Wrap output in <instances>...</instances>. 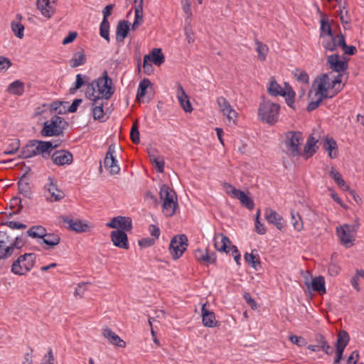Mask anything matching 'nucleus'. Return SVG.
<instances>
[{"instance_id":"obj_54","label":"nucleus","mask_w":364,"mask_h":364,"mask_svg":"<svg viewBox=\"0 0 364 364\" xmlns=\"http://www.w3.org/2000/svg\"><path fill=\"white\" fill-rule=\"evenodd\" d=\"M130 137L134 144H139L140 141L139 139V132L138 129V124L137 121L134 122L131 132H130Z\"/></svg>"},{"instance_id":"obj_45","label":"nucleus","mask_w":364,"mask_h":364,"mask_svg":"<svg viewBox=\"0 0 364 364\" xmlns=\"http://www.w3.org/2000/svg\"><path fill=\"white\" fill-rule=\"evenodd\" d=\"M348 333L345 331H341L338 334L336 348L345 349L349 342Z\"/></svg>"},{"instance_id":"obj_13","label":"nucleus","mask_w":364,"mask_h":364,"mask_svg":"<svg viewBox=\"0 0 364 364\" xmlns=\"http://www.w3.org/2000/svg\"><path fill=\"white\" fill-rule=\"evenodd\" d=\"M115 153V146L110 145L107 151L105 160L104 166L105 168L111 173L117 174L119 172L120 168L118 165V162L114 156Z\"/></svg>"},{"instance_id":"obj_56","label":"nucleus","mask_w":364,"mask_h":364,"mask_svg":"<svg viewBox=\"0 0 364 364\" xmlns=\"http://www.w3.org/2000/svg\"><path fill=\"white\" fill-rule=\"evenodd\" d=\"M329 174L339 187H343L345 185V181L341 175L333 167L331 168Z\"/></svg>"},{"instance_id":"obj_9","label":"nucleus","mask_w":364,"mask_h":364,"mask_svg":"<svg viewBox=\"0 0 364 364\" xmlns=\"http://www.w3.org/2000/svg\"><path fill=\"white\" fill-rule=\"evenodd\" d=\"M303 140L301 132H289L286 134L284 145L286 153L290 156H298L301 154L300 145Z\"/></svg>"},{"instance_id":"obj_33","label":"nucleus","mask_w":364,"mask_h":364,"mask_svg":"<svg viewBox=\"0 0 364 364\" xmlns=\"http://www.w3.org/2000/svg\"><path fill=\"white\" fill-rule=\"evenodd\" d=\"M46 232V229L44 227L41 225H34L27 231V236L33 238H41L43 240Z\"/></svg>"},{"instance_id":"obj_57","label":"nucleus","mask_w":364,"mask_h":364,"mask_svg":"<svg viewBox=\"0 0 364 364\" xmlns=\"http://www.w3.org/2000/svg\"><path fill=\"white\" fill-rule=\"evenodd\" d=\"M181 6L186 14V20L190 19L192 16L191 4L189 0H182Z\"/></svg>"},{"instance_id":"obj_48","label":"nucleus","mask_w":364,"mask_h":364,"mask_svg":"<svg viewBox=\"0 0 364 364\" xmlns=\"http://www.w3.org/2000/svg\"><path fill=\"white\" fill-rule=\"evenodd\" d=\"M109 23L108 19H102L100 26V34L101 37L109 42Z\"/></svg>"},{"instance_id":"obj_15","label":"nucleus","mask_w":364,"mask_h":364,"mask_svg":"<svg viewBox=\"0 0 364 364\" xmlns=\"http://www.w3.org/2000/svg\"><path fill=\"white\" fill-rule=\"evenodd\" d=\"M106 225L113 229H122V231H129L132 228V220L129 218L117 216L106 224Z\"/></svg>"},{"instance_id":"obj_32","label":"nucleus","mask_w":364,"mask_h":364,"mask_svg":"<svg viewBox=\"0 0 364 364\" xmlns=\"http://www.w3.org/2000/svg\"><path fill=\"white\" fill-rule=\"evenodd\" d=\"M145 56H149V60L156 65H161L164 63V55L161 48H154Z\"/></svg>"},{"instance_id":"obj_55","label":"nucleus","mask_w":364,"mask_h":364,"mask_svg":"<svg viewBox=\"0 0 364 364\" xmlns=\"http://www.w3.org/2000/svg\"><path fill=\"white\" fill-rule=\"evenodd\" d=\"M260 210H257L255 218V231L259 235H264L266 232L264 225L259 220Z\"/></svg>"},{"instance_id":"obj_5","label":"nucleus","mask_w":364,"mask_h":364,"mask_svg":"<svg viewBox=\"0 0 364 364\" xmlns=\"http://www.w3.org/2000/svg\"><path fill=\"white\" fill-rule=\"evenodd\" d=\"M159 198L162 202V212L166 217L173 216L178 208L177 196L168 185L160 188Z\"/></svg>"},{"instance_id":"obj_25","label":"nucleus","mask_w":364,"mask_h":364,"mask_svg":"<svg viewBox=\"0 0 364 364\" xmlns=\"http://www.w3.org/2000/svg\"><path fill=\"white\" fill-rule=\"evenodd\" d=\"M322 39L321 45L326 50L334 51L338 47L340 40V33L337 36H326V37L320 38Z\"/></svg>"},{"instance_id":"obj_2","label":"nucleus","mask_w":364,"mask_h":364,"mask_svg":"<svg viewBox=\"0 0 364 364\" xmlns=\"http://www.w3.org/2000/svg\"><path fill=\"white\" fill-rule=\"evenodd\" d=\"M114 92L112 80L108 77L107 72L105 70L101 77L87 85L85 96L91 101L107 100L111 98Z\"/></svg>"},{"instance_id":"obj_34","label":"nucleus","mask_w":364,"mask_h":364,"mask_svg":"<svg viewBox=\"0 0 364 364\" xmlns=\"http://www.w3.org/2000/svg\"><path fill=\"white\" fill-rule=\"evenodd\" d=\"M143 0H140L138 5L135 6V18L132 23V29L135 30L143 23Z\"/></svg>"},{"instance_id":"obj_42","label":"nucleus","mask_w":364,"mask_h":364,"mask_svg":"<svg viewBox=\"0 0 364 364\" xmlns=\"http://www.w3.org/2000/svg\"><path fill=\"white\" fill-rule=\"evenodd\" d=\"M338 44L340 45V48H342L344 54L354 55L357 51L355 46L346 45L345 36L341 33H340V40Z\"/></svg>"},{"instance_id":"obj_21","label":"nucleus","mask_w":364,"mask_h":364,"mask_svg":"<svg viewBox=\"0 0 364 364\" xmlns=\"http://www.w3.org/2000/svg\"><path fill=\"white\" fill-rule=\"evenodd\" d=\"M264 216L269 223L274 225L279 230L283 229V219L275 210L269 208L266 209Z\"/></svg>"},{"instance_id":"obj_14","label":"nucleus","mask_w":364,"mask_h":364,"mask_svg":"<svg viewBox=\"0 0 364 364\" xmlns=\"http://www.w3.org/2000/svg\"><path fill=\"white\" fill-rule=\"evenodd\" d=\"M217 104L223 115L226 116L229 122L235 123L237 119V112L232 109L229 102L223 97H219L217 99Z\"/></svg>"},{"instance_id":"obj_44","label":"nucleus","mask_w":364,"mask_h":364,"mask_svg":"<svg viewBox=\"0 0 364 364\" xmlns=\"http://www.w3.org/2000/svg\"><path fill=\"white\" fill-rule=\"evenodd\" d=\"M311 287L314 291L326 293L325 280L323 277H317L312 279Z\"/></svg>"},{"instance_id":"obj_46","label":"nucleus","mask_w":364,"mask_h":364,"mask_svg":"<svg viewBox=\"0 0 364 364\" xmlns=\"http://www.w3.org/2000/svg\"><path fill=\"white\" fill-rule=\"evenodd\" d=\"M150 85H151V83L149 79L144 78L140 82L136 93L137 100H141V99L145 96L146 93V89Z\"/></svg>"},{"instance_id":"obj_27","label":"nucleus","mask_w":364,"mask_h":364,"mask_svg":"<svg viewBox=\"0 0 364 364\" xmlns=\"http://www.w3.org/2000/svg\"><path fill=\"white\" fill-rule=\"evenodd\" d=\"M104 101L96 100V101H92V115L95 119H98L100 121L105 120V114L104 112Z\"/></svg>"},{"instance_id":"obj_60","label":"nucleus","mask_w":364,"mask_h":364,"mask_svg":"<svg viewBox=\"0 0 364 364\" xmlns=\"http://www.w3.org/2000/svg\"><path fill=\"white\" fill-rule=\"evenodd\" d=\"M4 225L12 230L26 228V225L25 224L14 220L7 221Z\"/></svg>"},{"instance_id":"obj_19","label":"nucleus","mask_w":364,"mask_h":364,"mask_svg":"<svg viewBox=\"0 0 364 364\" xmlns=\"http://www.w3.org/2000/svg\"><path fill=\"white\" fill-rule=\"evenodd\" d=\"M110 237L114 246L124 250L129 249L128 237L125 232L114 230L111 232Z\"/></svg>"},{"instance_id":"obj_62","label":"nucleus","mask_w":364,"mask_h":364,"mask_svg":"<svg viewBox=\"0 0 364 364\" xmlns=\"http://www.w3.org/2000/svg\"><path fill=\"white\" fill-rule=\"evenodd\" d=\"M11 65V62L7 58L0 56V72L7 70Z\"/></svg>"},{"instance_id":"obj_41","label":"nucleus","mask_w":364,"mask_h":364,"mask_svg":"<svg viewBox=\"0 0 364 364\" xmlns=\"http://www.w3.org/2000/svg\"><path fill=\"white\" fill-rule=\"evenodd\" d=\"M346 1L341 3V7H339V16L342 24L345 29L350 26V17L348 16V11L346 9Z\"/></svg>"},{"instance_id":"obj_58","label":"nucleus","mask_w":364,"mask_h":364,"mask_svg":"<svg viewBox=\"0 0 364 364\" xmlns=\"http://www.w3.org/2000/svg\"><path fill=\"white\" fill-rule=\"evenodd\" d=\"M294 77L296 80L301 82L307 84L309 82V75L304 70H296L294 73Z\"/></svg>"},{"instance_id":"obj_7","label":"nucleus","mask_w":364,"mask_h":364,"mask_svg":"<svg viewBox=\"0 0 364 364\" xmlns=\"http://www.w3.org/2000/svg\"><path fill=\"white\" fill-rule=\"evenodd\" d=\"M36 256L33 253H26L19 256L12 264L11 271L19 276L26 275L33 267Z\"/></svg>"},{"instance_id":"obj_40","label":"nucleus","mask_w":364,"mask_h":364,"mask_svg":"<svg viewBox=\"0 0 364 364\" xmlns=\"http://www.w3.org/2000/svg\"><path fill=\"white\" fill-rule=\"evenodd\" d=\"M256 45V51L257 53L258 58L264 61L269 52V48L267 45L261 43L257 39L255 41Z\"/></svg>"},{"instance_id":"obj_35","label":"nucleus","mask_w":364,"mask_h":364,"mask_svg":"<svg viewBox=\"0 0 364 364\" xmlns=\"http://www.w3.org/2000/svg\"><path fill=\"white\" fill-rule=\"evenodd\" d=\"M86 62V56L84 52L79 51L76 52L73 54V58L70 60V65L72 68H76L80 65H82Z\"/></svg>"},{"instance_id":"obj_49","label":"nucleus","mask_w":364,"mask_h":364,"mask_svg":"<svg viewBox=\"0 0 364 364\" xmlns=\"http://www.w3.org/2000/svg\"><path fill=\"white\" fill-rule=\"evenodd\" d=\"M11 30L14 35L21 39L24 36V26L21 22L13 21L11 23Z\"/></svg>"},{"instance_id":"obj_53","label":"nucleus","mask_w":364,"mask_h":364,"mask_svg":"<svg viewBox=\"0 0 364 364\" xmlns=\"http://www.w3.org/2000/svg\"><path fill=\"white\" fill-rule=\"evenodd\" d=\"M245 261L250 264L254 269H257V267L260 266V260L259 257H257L252 252H246L244 255Z\"/></svg>"},{"instance_id":"obj_12","label":"nucleus","mask_w":364,"mask_h":364,"mask_svg":"<svg viewBox=\"0 0 364 364\" xmlns=\"http://www.w3.org/2000/svg\"><path fill=\"white\" fill-rule=\"evenodd\" d=\"M327 64L329 68L338 75H341L348 69V60L343 55L333 54L327 57Z\"/></svg>"},{"instance_id":"obj_28","label":"nucleus","mask_w":364,"mask_h":364,"mask_svg":"<svg viewBox=\"0 0 364 364\" xmlns=\"http://www.w3.org/2000/svg\"><path fill=\"white\" fill-rule=\"evenodd\" d=\"M129 31V23L127 21H120L116 29V40L122 42L127 36Z\"/></svg>"},{"instance_id":"obj_8","label":"nucleus","mask_w":364,"mask_h":364,"mask_svg":"<svg viewBox=\"0 0 364 364\" xmlns=\"http://www.w3.org/2000/svg\"><path fill=\"white\" fill-rule=\"evenodd\" d=\"M66 126L67 122L63 117L55 115L44 123L41 133L43 136H58Z\"/></svg>"},{"instance_id":"obj_6","label":"nucleus","mask_w":364,"mask_h":364,"mask_svg":"<svg viewBox=\"0 0 364 364\" xmlns=\"http://www.w3.org/2000/svg\"><path fill=\"white\" fill-rule=\"evenodd\" d=\"M279 110V105L264 100L259 105L258 117L262 122L269 124H274L278 120Z\"/></svg>"},{"instance_id":"obj_51","label":"nucleus","mask_w":364,"mask_h":364,"mask_svg":"<svg viewBox=\"0 0 364 364\" xmlns=\"http://www.w3.org/2000/svg\"><path fill=\"white\" fill-rule=\"evenodd\" d=\"M21 146L20 140L12 139L9 143L8 148L3 152L4 155H13L16 153Z\"/></svg>"},{"instance_id":"obj_63","label":"nucleus","mask_w":364,"mask_h":364,"mask_svg":"<svg viewBox=\"0 0 364 364\" xmlns=\"http://www.w3.org/2000/svg\"><path fill=\"white\" fill-rule=\"evenodd\" d=\"M289 339L291 341V343H293L294 344H296L300 347L304 346L306 344V341L305 338H304L301 336H297L292 335L289 337Z\"/></svg>"},{"instance_id":"obj_18","label":"nucleus","mask_w":364,"mask_h":364,"mask_svg":"<svg viewBox=\"0 0 364 364\" xmlns=\"http://www.w3.org/2000/svg\"><path fill=\"white\" fill-rule=\"evenodd\" d=\"M268 92L272 96H288L292 97L295 96V92L291 89L284 90L275 80L274 77L271 78L269 87L267 88Z\"/></svg>"},{"instance_id":"obj_47","label":"nucleus","mask_w":364,"mask_h":364,"mask_svg":"<svg viewBox=\"0 0 364 364\" xmlns=\"http://www.w3.org/2000/svg\"><path fill=\"white\" fill-rule=\"evenodd\" d=\"M87 79L86 75H83L82 74H77L76 75L75 82L72 85L70 88V93L74 94L75 92L80 89L84 84L85 83V80Z\"/></svg>"},{"instance_id":"obj_29","label":"nucleus","mask_w":364,"mask_h":364,"mask_svg":"<svg viewBox=\"0 0 364 364\" xmlns=\"http://www.w3.org/2000/svg\"><path fill=\"white\" fill-rule=\"evenodd\" d=\"M323 149L328 151L331 159H336L338 156V146L333 138L326 137L323 143Z\"/></svg>"},{"instance_id":"obj_11","label":"nucleus","mask_w":364,"mask_h":364,"mask_svg":"<svg viewBox=\"0 0 364 364\" xmlns=\"http://www.w3.org/2000/svg\"><path fill=\"white\" fill-rule=\"evenodd\" d=\"M188 247V238L185 235L175 236L170 242L169 252L173 259L182 256Z\"/></svg>"},{"instance_id":"obj_16","label":"nucleus","mask_w":364,"mask_h":364,"mask_svg":"<svg viewBox=\"0 0 364 364\" xmlns=\"http://www.w3.org/2000/svg\"><path fill=\"white\" fill-rule=\"evenodd\" d=\"M54 164L58 166L70 165L73 161V154L64 149L55 151L52 155Z\"/></svg>"},{"instance_id":"obj_4","label":"nucleus","mask_w":364,"mask_h":364,"mask_svg":"<svg viewBox=\"0 0 364 364\" xmlns=\"http://www.w3.org/2000/svg\"><path fill=\"white\" fill-rule=\"evenodd\" d=\"M360 225L359 219L356 218L353 224L344 223L336 227V233L342 245L346 248L354 245Z\"/></svg>"},{"instance_id":"obj_52","label":"nucleus","mask_w":364,"mask_h":364,"mask_svg":"<svg viewBox=\"0 0 364 364\" xmlns=\"http://www.w3.org/2000/svg\"><path fill=\"white\" fill-rule=\"evenodd\" d=\"M331 27L328 20L324 18L321 20V33L320 38L326 37V36H332Z\"/></svg>"},{"instance_id":"obj_37","label":"nucleus","mask_w":364,"mask_h":364,"mask_svg":"<svg viewBox=\"0 0 364 364\" xmlns=\"http://www.w3.org/2000/svg\"><path fill=\"white\" fill-rule=\"evenodd\" d=\"M14 252V246L8 245L6 242L0 240V259L9 257Z\"/></svg>"},{"instance_id":"obj_38","label":"nucleus","mask_w":364,"mask_h":364,"mask_svg":"<svg viewBox=\"0 0 364 364\" xmlns=\"http://www.w3.org/2000/svg\"><path fill=\"white\" fill-rule=\"evenodd\" d=\"M60 242V237L53 233H48L46 232L45 236L43 237L42 242H41V244H46L50 247H53L57 245H58Z\"/></svg>"},{"instance_id":"obj_22","label":"nucleus","mask_w":364,"mask_h":364,"mask_svg":"<svg viewBox=\"0 0 364 364\" xmlns=\"http://www.w3.org/2000/svg\"><path fill=\"white\" fill-rule=\"evenodd\" d=\"M62 220L65 224L68 225L69 230L75 231L76 232H85L88 228L87 225L83 223L81 220H73L67 216H63Z\"/></svg>"},{"instance_id":"obj_50","label":"nucleus","mask_w":364,"mask_h":364,"mask_svg":"<svg viewBox=\"0 0 364 364\" xmlns=\"http://www.w3.org/2000/svg\"><path fill=\"white\" fill-rule=\"evenodd\" d=\"M291 224L294 229L300 232L303 229V223L300 215L294 211L291 212Z\"/></svg>"},{"instance_id":"obj_36","label":"nucleus","mask_w":364,"mask_h":364,"mask_svg":"<svg viewBox=\"0 0 364 364\" xmlns=\"http://www.w3.org/2000/svg\"><path fill=\"white\" fill-rule=\"evenodd\" d=\"M18 186V191L21 194L23 195L26 198H28L31 197L32 191L30 184L24 177L19 180Z\"/></svg>"},{"instance_id":"obj_61","label":"nucleus","mask_w":364,"mask_h":364,"mask_svg":"<svg viewBox=\"0 0 364 364\" xmlns=\"http://www.w3.org/2000/svg\"><path fill=\"white\" fill-rule=\"evenodd\" d=\"M143 68L146 74L150 75L152 73L154 69L152 65L151 64V61L149 60V56L144 57Z\"/></svg>"},{"instance_id":"obj_31","label":"nucleus","mask_w":364,"mask_h":364,"mask_svg":"<svg viewBox=\"0 0 364 364\" xmlns=\"http://www.w3.org/2000/svg\"><path fill=\"white\" fill-rule=\"evenodd\" d=\"M25 90L24 83L19 80H16L15 81L10 83L6 89V91L12 95L21 96Z\"/></svg>"},{"instance_id":"obj_1","label":"nucleus","mask_w":364,"mask_h":364,"mask_svg":"<svg viewBox=\"0 0 364 364\" xmlns=\"http://www.w3.org/2000/svg\"><path fill=\"white\" fill-rule=\"evenodd\" d=\"M314 87V97H311L312 90L309 93V97L311 98L307 107L309 112L316 109L323 100L334 97L343 89L341 75H337L331 81L329 74H323L315 80L313 84V87Z\"/></svg>"},{"instance_id":"obj_24","label":"nucleus","mask_w":364,"mask_h":364,"mask_svg":"<svg viewBox=\"0 0 364 364\" xmlns=\"http://www.w3.org/2000/svg\"><path fill=\"white\" fill-rule=\"evenodd\" d=\"M230 241L229 238L222 233L215 234L214 236V246L215 249L222 252H228Z\"/></svg>"},{"instance_id":"obj_64","label":"nucleus","mask_w":364,"mask_h":364,"mask_svg":"<svg viewBox=\"0 0 364 364\" xmlns=\"http://www.w3.org/2000/svg\"><path fill=\"white\" fill-rule=\"evenodd\" d=\"M54 356L52 350L50 348L48 353L44 355L41 360V364H53Z\"/></svg>"},{"instance_id":"obj_43","label":"nucleus","mask_w":364,"mask_h":364,"mask_svg":"<svg viewBox=\"0 0 364 364\" xmlns=\"http://www.w3.org/2000/svg\"><path fill=\"white\" fill-rule=\"evenodd\" d=\"M317 142V140L312 136H310L304 146V153L306 157L311 156L314 153H316L315 145Z\"/></svg>"},{"instance_id":"obj_59","label":"nucleus","mask_w":364,"mask_h":364,"mask_svg":"<svg viewBox=\"0 0 364 364\" xmlns=\"http://www.w3.org/2000/svg\"><path fill=\"white\" fill-rule=\"evenodd\" d=\"M159 173H163L164 170V161L162 156L153 159L151 161Z\"/></svg>"},{"instance_id":"obj_23","label":"nucleus","mask_w":364,"mask_h":364,"mask_svg":"<svg viewBox=\"0 0 364 364\" xmlns=\"http://www.w3.org/2000/svg\"><path fill=\"white\" fill-rule=\"evenodd\" d=\"M177 98L183 110L186 112H191L193 110L189 98L181 85L177 86Z\"/></svg>"},{"instance_id":"obj_39","label":"nucleus","mask_w":364,"mask_h":364,"mask_svg":"<svg viewBox=\"0 0 364 364\" xmlns=\"http://www.w3.org/2000/svg\"><path fill=\"white\" fill-rule=\"evenodd\" d=\"M235 198L238 199L242 205L249 210H252L255 207V203L252 198L249 197L244 191H240Z\"/></svg>"},{"instance_id":"obj_10","label":"nucleus","mask_w":364,"mask_h":364,"mask_svg":"<svg viewBox=\"0 0 364 364\" xmlns=\"http://www.w3.org/2000/svg\"><path fill=\"white\" fill-rule=\"evenodd\" d=\"M43 191V196L48 202H58L65 198L64 192L58 188L56 181L52 177H48Z\"/></svg>"},{"instance_id":"obj_3","label":"nucleus","mask_w":364,"mask_h":364,"mask_svg":"<svg viewBox=\"0 0 364 364\" xmlns=\"http://www.w3.org/2000/svg\"><path fill=\"white\" fill-rule=\"evenodd\" d=\"M57 146V144H53L50 141L30 140L21 149L18 158L29 159L38 155L42 156L43 158H48Z\"/></svg>"},{"instance_id":"obj_26","label":"nucleus","mask_w":364,"mask_h":364,"mask_svg":"<svg viewBox=\"0 0 364 364\" xmlns=\"http://www.w3.org/2000/svg\"><path fill=\"white\" fill-rule=\"evenodd\" d=\"M102 335L112 345L120 348H124L126 346L125 341L109 328L103 330Z\"/></svg>"},{"instance_id":"obj_30","label":"nucleus","mask_w":364,"mask_h":364,"mask_svg":"<svg viewBox=\"0 0 364 364\" xmlns=\"http://www.w3.org/2000/svg\"><path fill=\"white\" fill-rule=\"evenodd\" d=\"M197 260L208 264H213L216 262L215 253L209 254L207 250H196L194 253Z\"/></svg>"},{"instance_id":"obj_17","label":"nucleus","mask_w":364,"mask_h":364,"mask_svg":"<svg viewBox=\"0 0 364 364\" xmlns=\"http://www.w3.org/2000/svg\"><path fill=\"white\" fill-rule=\"evenodd\" d=\"M36 5L41 14L47 18H51L55 11V0H36Z\"/></svg>"},{"instance_id":"obj_20","label":"nucleus","mask_w":364,"mask_h":364,"mask_svg":"<svg viewBox=\"0 0 364 364\" xmlns=\"http://www.w3.org/2000/svg\"><path fill=\"white\" fill-rule=\"evenodd\" d=\"M202 322L205 327L213 328L218 326L214 312L209 311L204 304L201 308Z\"/></svg>"}]
</instances>
